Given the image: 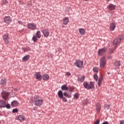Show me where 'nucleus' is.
<instances>
[{"label": "nucleus", "instance_id": "1", "mask_svg": "<svg viewBox=\"0 0 124 124\" xmlns=\"http://www.w3.org/2000/svg\"><path fill=\"white\" fill-rule=\"evenodd\" d=\"M34 105L37 106H41V105H43V99L40 98L38 96H35L34 98Z\"/></svg>", "mask_w": 124, "mask_h": 124}, {"label": "nucleus", "instance_id": "2", "mask_svg": "<svg viewBox=\"0 0 124 124\" xmlns=\"http://www.w3.org/2000/svg\"><path fill=\"white\" fill-rule=\"evenodd\" d=\"M107 63V60H106V56H103L100 60V67L104 68Z\"/></svg>", "mask_w": 124, "mask_h": 124}, {"label": "nucleus", "instance_id": "3", "mask_svg": "<svg viewBox=\"0 0 124 124\" xmlns=\"http://www.w3.org/2000/svg\"><path fill=\"white\" fill-rule=\"evenodd\" d=\"M124 38V35H119L117 37H116L113 41L114 45H118L120 44Z\"/></svg>", "mask_w": 124, "mask_h": 124}, {"label": "nucleus", "instance_id": "4", "mask_svg": "<svg viewBox=\"0 0 124 124\" xmlns=\"http://www.w3.org/2000/svg\"><path fill=\"white\" fill-rule=\"evenodd\" d=\"M8 39H9V34L8 33L3 35V40L5 41L6 44H9V41Z\"/></svg>", "mask_w": 124, "mask_h": 124}, {"label": "nucleus", "instance_id": "5", "mask_svg": "<svg viewBox=\"0 0 124 124\" xmlns=\"http://www.w3.org/2000/svg\"><path fill=\"white\" fill-rule=\"evenodd\" d=\"M28 28L31 31L36 30V25L34 23H29L28 25Z\"/></svg>", "mask_w": 124, "mask_h": 124}, {"label": "nucleus", "instance_id": "6", "mask_svg": "<svg viewBox=\"0 0 124 124\" xmlns=\"http://www.w3.org/2000/svg\"><path fill=\"white\" fill-rule=\"evenodd\" d=\"M41 31L44 34V36L45 37H48V36H49V34H50V32L49 31V30L47 29H44L42 30Z\"/></svg>", "mask_w": 124, "mask_h": 124}, {"label": "nucleus", "instance_id": "7", "mask_svg": "<svg viewBox=\"0 0 124 124\" xmlns=\"http://www.w3.org/2000/svg\"><path fill=\"white\" fill-rule=\"evenodd\" d=\"M4 22L6 24H9L12 22V18L9 16H5L4 18Z\"/></svg>", "mask_w": 124, "mask_h": 124}, {"label": "nucleus", "instance_id": "8", "mask_svg": "<svg viewBox=\"0 0 124 124\" xmlns=\"http://www.w3.org/2000/svg\"><path fill=\"white\" fill-rule=\"evenodd\" d=\"M1 95L2 98L6 100V99L8 98V96H9V93L8 92H3L1 93Z\"/></svg>", "mask_w": 124, "mask_h": 124}, {"label": "nucleus", "instance_id": "9", "mask_svg": "<svg viewBox=\"0 0 124 124\" xmlns=\"http://www.w3.org/2000/svg\"><path fill=\"white\" fill-rule=\"evenodd\" d=\"M107 51V48H106L100 49L98 51V54L99 55V56H101V55H103V54H104V53H106V52Z\"/></svg>", "mask_w": 124, "mask_h": 124}, {"label": "nucleus", "instance_id": "10", "mask_svg": "<svg viewBox=\"0 0 124 124\" xmlns=\"http://www.w3.org/2000/svg\"><path fill=\"white\" fill-rule=\"evenodd\" d=\"M34 76L37 80H41V79H42V76H41V75H40V73L39 72L35 73Z\"/></svg>", "mask_w": 124, "mask_h": 124}, {"label": "nucleus", "instance_id": "11", "mask_svg": "<svg viewBox=\"0 0 124 124\" xmlns=\"http://www.w3.org/2000/svg\"><path fill=\"white\" fill-rule=\"evenodd\" d=\"M18 105H19V102L16 100L13 101L11 104L12 107H17Z\"/></svg>", "mask_w": 124, "mask_h": 124}, {"label": "nucleus", "instance_id": "12", "mask_svg": "<svg viewBox=\"0 0 124 124\" xmlns=\"http://www.w3.org/2000/svg\"><path fill=\"white\" fill-rule=\"evenodd\" d=\"M115 29H116V24H115V23H110L109 26L110 31H113L114 30H115Z\"/></svg>", "mask_w": 124, "mask_h": 124}, {"label": "nucleus", "instance_id": "13", "mask_svg": "<svg viewBox=\"0 0 124 124\" xmlns=\"http://www.w3.org/2000/svg\"><path fill=\"white\" fill-rule=\"evenodd\" d=\"M17 119L20 122H24L26 120V117L24 115H20L18 116Z\"/></svg>", "mask_w": 124, "mask_h": 124}, {"label": "nucleus", "instance_id": "14", "mask_svg": "<svg viewBox=\"0 0 124 124\" xmlns=\"http://www.w3.org/2000/svg\"><path fill=\"white\" fill-rule=\"evenodd\" d=\"M78 68H84L85 66H84V63L83 62V61H79L78 62Z\"/></svg>", "mask_w": 124, "mask_h": 124}, {"label": "nucleus", "instance_id": "15", "mask_svg": "<svg viewBox=\"0 0 124 124\" xmlns=\"http://www.w3.org/2000/svg\"><path fill=\"white\" fill-rule=\"evenodd\" d=\"M78 31L79 33H80L81 35H85V33L86 32V30L83 28H80L78 30Z\"/></svg>", "mask_w": 124, "mask_h": 124}, {"label": "nucleus", "instance_id": "16", "mask_svg": "<svg viewBox=\"0 0 124 124\" xmlns=\"http://www.w3.org/2000/svg\"><path fill=\"white\" fill-rule=\"evenodd\" d=\"M108 8L109 10H110V11H112V10H115V8H116V6L112 4H110L108 6Z\"/></svg>", "mask_w": 124, "mask_h": 124}, {"label": "nucleus", "instance_id": "17", "mask_svg": "<svg viewBox=\"0 0 124 124\" xmlns=\"http://www.w3.org/2000/svg\"><path fill=\"white\" fill-rule=\"evenodd\" d=\"M42 78L43 80H45L46 81H48V80H49V78H50V77H49L48 75L46 74L42 76Z\"/></svg>", "mask_w": 124, "mask_h": 124}, {"label": "nucleus", "instance_id": "18", "mask_svg": "<svg viewBox=\"0 0 124 124\" xmlns=\"http://www.w3.org/2000/svg\"><path fill=\"white\" fill-rule=\"evenodd\" d=\"M94 88V84L93 82L91 81L88 86V90H91V89H93Z\"/></svg>", "mask_w": 124, "mask_h": 124}, {"label": "nucleus", "instance_id": "19", "mask_svg": "<svg viewBox=\"0 0 124 124\" xmlns=\"http://www.w3.org/2000/svg\"><path fill=\"white\" fill-rule=\"evenodd\" d=\"M69 22V19H68V17H66L64 19H63V25H67L68 24V22Z\"/></svg>", "mask_w": 124, "mask_h": 124}, {"label": "nucleus", "instance_id": "20", "mask_svg": "<svg viewBox=\"0 0 124 124\" xmlns=\"http://www.w3.org/2000/svg\"><path fill=\"white\" fill-rule=\"evenodd\" d=\"M5 106H6V103H5V102L4 101H0V107H1V108H3V107H5Z\"/></svg>", "mask_w": 124, "mask_h": 124}, {"label": "nucleus", "instance_id": "21", "mask_svg": "<svg viewBox=\"0 0 124 124\" xmlns=\"http://www.w3.org/2000/svg\"><path fill=\"white\" fill-rule=\"evenodd\" d=\"M96 106L97 112V113H99V112H100V109H101V106H100V104L97 103Z\"/></svg>", "mask_w": 124, "mask_h": 124}, {"label": "nucleus", "instance_id": "22", "mask_svg": "<svg viewBox=\"0 0 124 124\" xmlns=\"http://www.w3.org/2000/svg\"><path fill=\"white\" fill-rule=\"evenodd\" d=\"M62 91H68V87L66 85H63L61 87Z\"/></svg>", "mask_w": 124, "mask_h": 124}, {"label": "nucleus", "instance_id": "23", "mask_svg": "<svg viewBox=\"0 0 124 124\" xmlns=\"http://www.w3.org/2000/svg\"><path fill=\"white\" fill-rule=\"evenodd\" d=\"M0 85L2 86H4V85H6V79H1L0 81Z\"/></svg>", "mask_w": 124, "mask_h": 124}, {"label": "nucleus", "instance_id": "24", "mask_svg": "<svg viewBox=\"0 0 124 124\" xmlns=\"http://www.w3.org/2000/svg\"><path fill=\"white\" fill-rule=\"evenodd\" d=\"M29 59H30V55H26L22 58V61L23 62H26V61H28Z\"/></svg>", "mask_w": 124, "mask_h": 124}, {"label": "nucleus", "instance_id": "25", "mask_svg": "<svg viewBox=\"0 0 124 124\" xmlns=\"http://www.w3.org/2000/svg\"><path fill=\"white\" fill-rule=\"evenodd\" d=\"M36 36L37 38H40L41 37V33L40 31H37L36 33Z\"/></svg>", "mask_w": 124, "mask_h": 124}, {"label": "nucleus", "instance_id": "26", "mask_svg": "<svg viewBox=\"0 0 124 124\" xmlns=\"http://www.w3.org/2000/svg\"><path fill=\"white\" fill-rule=\"evenodd\" d=\"M83 86L84 87L85 89L89 90V83H88L87 82H83Z\"/></svg>", "mask_w": 124, "mask_h": 124}, {"label": "nucleus", "instance_id": "27", "mask_svg": "<svg viewBox=\"0 0 124 124\" xmlns=\"http://www.w3.org/2000/svg\"><path fill=\"white\" fill-rule=\"evenodd\" d=\"M85 76H82L81 77V78H78V81L81 83H82V82H84V81H85Z\"/></svg>", "mask_w": 124, "mask_h": 124}, {"label": "nucleus", "instance_id": "28", "mask_svg": "<svg viewBox=\"0 0 124 124\" xmlns=\"http://www.w3.org/2000/svg\"><path fill=\"white\" fill-rule=\"evenodd\" d=\"M58 96H59L60 98H61L63 96V94H62V91H59L58 93Z\"/></svg>", "mask_w": 124, "mask_h": 124}, {"label": "nucleus", "instance_id": "29", "mask_svg": "<svg viewBox=\"0 0 124 124\" xmlns=\"http://www.w3.org/2000/svg\"><path fill=\"white\" fill-rule=\"evenodd\" d=\"M93 72H95L96 73H97L99 71V68L97 67H95L93 68Z\"/></svg>", "mask_w": 124, "mask_h": 124}, {"label": "nucleus", "instance_id": "30", "mask_svg": "<svg viewBox=\"0 0 124 124\" xmlns=\"http://www.w3.org/2000/svg\"><path fill=\"white\" fill-rule=\"evenodd\" d=\"M63 95L64 96H65L66 97H68V98H69V97H71V95L68 94L66 92L64 93Z\"/></svg>", "mask_w": 124, "mask_h": 124}, {"label": "nucleus", "instance_id": "31", "mask_svg": "<svg viewBox=\"0 0 124 124\" xmlns=\"http://www.w3.org/2000/svg\"><path fill=\"white\" fill-rule=\"evenodd\" d=\"M115 65L118 67L121 66V62L120 61L116 62L115 63Z\"/></svg>", "mask_w": 124, "mask_h": 124}, {"label": "nucleus", "instance_id": "32", "mask_svg": "<svg viewBox=\"0 0 124 124\" xmlns=\"http://www.w3.org/2000/svg\"><path fill=\"white\" fill-rule=\"evenodd\" d=\"M32 39L34 42H36V41H37V37L34 36H33Z\"/></svg>", "mask_w": 124, "mask_h": 124}, {"label": "nucleus", "instance_id": "33", "mask_svg": "<svg viewBox=\"0 0 124 124\" xmlns=\"http://www.w3.org/2000/svg\"><path fill=\"white\" fill-rule=\"evenodd\" d=\"M94 79H95L96 80V82L97 81V80L98 79V77L97 76V75H96V74H95L94 75Z\"/></svg>", "mask_w": 124, "mask_h": 124}, {"label": "nucleus", "instance_id": "34", "mask_svg": "<svg viewBox=\"0 0 124 124\" xmlns=\"http://www.w3.org/2000/svg\"><path fill=\"white\" fill-rule=\"evenodd\" d=\"M60 98H62L64 102H67V100L65 98V97H63V96Z\"/></svg>", "mask_w": 124, "mask_h": 124}, {"label": "nucleus", "instance_id": "35", "mask_svg": "<svg viewBox=\"0 0 124 124\" xmlns=\"http://www.w3.org/2000/svg\"><path fill=\"white\" fill-rule=\"evenodd\" d=\"M113 53H114V50H113V49L110 48L109 49V54H113Z\"/></svg>", "mask_w": 124, "mask_h": 124}, {"label": "nucleus", "instance_id": "36", "mask_svg": "<svg viewBox=\"0 0 124 124\" xmlns=\"http://www.w3.org/2000/svg\"><path fill=\"white\" fill-rule=\"evenodd\" d=\"M18 112V109L17 108H15L13 109V113H17Z\"/></svg>", "mask_w": 124, "mask_h": 124}, {"label": "nucleus", "instance_id": "37", "mask_svg": "<svg viewBox=\"0 0 124 124\" xmlns=\"http://www.w3.org/2000/svg\"><path fill=\"white\" fill-rule=\"evenodd\" d=\"M103 79V77L102 76H101L99 78L98 81H100L101 82H102V79Z\"/></svg>", "mask_w": 124, "mask_h": 124}, {"label": "nucleus", "instance_id": "38", "mask_svg": "<svg viewBox=\"0 0 124 124\" xmlns=\"http://www.w3.org/2000/svg\"><path fill=\"white\" fill-rule=\"evenodd\" d=\"M74 98H76V99H78V93L75 94Z\"/></svg>", "mask_w": 124, "mask_h": 124}, {"label": "nucleus", "instance_id": "39", "mask_svg": "<svg viewBox=\"0 0 124 124\" xmlns=\"http://www.w3.org/2000/svg\"><path fill=\"white\" fill-rule=\"evenodd\" d=\"M100 121L98 119H97L96 122H95V124H99Z\"/></svg>", "mask_w": 124, "mask_h": 124}, {"label": "nucleus", "instance_id": "40", "mask_svg": "<svg viewBox=\"0 0 124 124\" xmlns=\"http://www.w3.org/2000/svg\"><path fill=\"white\" fill-rule=\"evenodd\" d=\"M101 82H102V81H100L99 80H98V86L99 87H100V86H101Z\"/></svg>", "mask_w": 124, "mask_h": 124}, {"label": "nucleus", "instance_id": "41", "mask_svg": "<svg viewBox=\"0 0 124 124\" xmlns=\"http://www.w3.org/2000/svg\"><path fill=\"white\" fill-rule=\"evenodd\" d=\"M75 65H76V66H77V67H78V61H77L75 62Z\"/></svg>", "mask_w": 124, "mask_h": 124}, {"label": "nucleus", "instance_id": "42", "mask_svg": "<svg viewBox=\"0 0 124 124\" xmlns=\"http://www.w3.org/2000/svg\"><path fill=\"white\" fill-rule=\"evenodd\" d=\"M5 107H6V108H7L8 109H9V108H10V105L7 104L5 106Z\"/></svg>", "mask_w": 124, "mask_h": 124}, {"label": "nucleus", "instance_id": "43", "mask_svg": "<svg viewBox=\"0 0 124 124\" xmlns=\"http://www.w3.org/2000/svg\"><path fill=\"white\" fill-rule=\"evenodd\" d=\"M66 75L67 76H70V73H69V72L66 73Z\"/></svg>", "mask_w": 124, "mask_h": 124}, {"label": "nucleus", "instance_id": "44", "mask_svg": "<svg viewBox=\"0 0 124 124\" xmlns=\"http://www.w3.org/2000/svg\"><path fill=\"white\" fill-rule=\"evenodd\" d=\"M7 1L6 0H4V1H3V3H4V4H6V3H7Z\"/></svg>", "mask_w": 124, "mask_h": 124}, {"label": "nucleus", "instance_id": "45", "mask_svg": "<svg viewBox=\"0 0 124 124\" xmlns=\"http://www.w3.org/2000/svg\"><path fill=\"white\" fill-rule=\"evenodd\" d=\"M102 124H109V123H108V122L106 121L104 122Z\"/></svg>", "mask_w": 124, "mask_h": 124}, {"label": "nucleus", "instance_id": "46", "mask_svg": "<svg viewBox=\"0 0 124 124\" xmlns=\"http://www.w3.org/2000/svg\"><path fill=\"white\" fill-rule=\"evenodd\" d=\"M106 107H108V108H109V105H105V108H106Z\"/></svg>", "mask_w": 124, "mask_h": 124}, {"label": "nucleus", "instance_id": "47", "mask_svg": "<svg viewBox=\"0 0 124 124\" xmlns=\"http://www.w3.org/2000/svg\"><path fill=\"white\" fill-rule=\"evenodd\" d=\"M120 124H124V121H121L120 122Z\"/></svg>", "mask_w": 124, "mask_h": 124}, {"label": "nucleus", "instance_id": "48", "mask_svg": "<svg viewBox=\"0 0 124 124\" xmlns=\"http://www.w3.org/2000/svg\"><path fill=\"white\" fill-rule=\"evenodd\" d=\"M84 105H87L88 104V101H86L85 103H84Z\"/></svg>", "mask_w": 124, "mask_h": 124}, {"label": "nucleus", "instance_id": "49", "mask_svg": "<svg viewBox=\"0 0 124 124\" xmlns=\"http://www.w3.org/2000/svg\"><path fill=\"white\" fill-rule=\"evenodd\" d=\"M74 89H75L74 87H72L71 88V91H73V90H74Z\"/></svg>", "mask_w": 124, "mask_h": 124}, {"label": "nucleus", "instance_id": "50", "mask_svg": "<svg viewBox=\"0 0 124 124\" xmlns=\"http://www.w3.org/2000/svg\"><path fill=\"white\" fill-rule=\"evenodd\" d=\"M117 48V46H115V47H114V50H115V49Z\"/></svg>", "mask_w": 124, "mask_h": 124}, {"label": "nucleus", "instance_id": "51", "mask_svg": "<svg viewBox=\"0 0 124 124\" xmlns=\"http://www.w3.org/2000/svg\"><path fill=\"white\" fill-rule=\"evenodd\" d=\"M107 1H110V0H106Z\"/></svg>", "mask_w": 124, "mask_h": 124}, {"label": "nucleus", "instance_id": "52", "mask_svg": "<svg viewBox=\"0 0 124 124\" xmlns=\"http://www.w3.org/2000/svg\"><path fill=\"white\" fill-rule=\"evenodd\" d=\"M18 23H19V24H21V22H20V21H18Z\"/></svg>", "mask_w": 124, "mask_h": 124}, {"label": "nucleus", "instance_id": "53", "mask_svg": "<svg viewBox=\"0 0 124 124\" xmlns=\"http://www.w3.org/2000/svg\"><path fill=\"white\" fill-rule=\"evenodd\" d=\"M85 0V1H88V0Z\"/></svg>", "mask_w": 124, "mask_h": 124}, {"label": "nucleus", "instance_id": "54", "mask_svg": "<svg viewBox=\"0 0 124 124\" xmlns=\"http://www.w3.org/2000/svg\"><path fill=\"white\" fill-rule=\"evenodd\" d=\"M62 28H64V26H62Z\"/></svg>", "mask_w": 124, "mask_h": 124}]
</instances>
